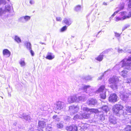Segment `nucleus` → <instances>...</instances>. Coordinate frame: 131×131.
Instances as JSON below:
<instances>
[{
	"label": "nucleus",
	"instance_id": "nucleus-1",
	"mask_svg": "<svg viewBox=\"0 0 131 131\" xmlns=\"http://www.w3.org/2000/svg\"><path fill=\"white\" fill-rule=\"evenodd\" d=\"M131 57H129L128 59H125L120 62L119 64L116 66L117 67L119 66L120 68H123L124 69L130 70L131 69Z\"/></svg>",
	"mask_w": 131,
	"mask_h": 131
},
{
	"label": "nucleus",
	"instance_id": "nucleus-2",
	"mask_svg": "<svg viewBox=\"0 0 131 131\" xmlns=\"http://www.w3.org/2000/svg\"><path fill=\"white\" fill-rule=\"evenodd\" d=\"M123 108V106L121 105H114L113 108L114 113L117 116H120L123 113L122 110Z\"/></svg>",
	"mask_w": 131,
	"mask_h": 131
},
{
	"label": "nucleus",
	"instance_id": "nucleus-3",
	"mask_svg": "<svg viewBox=\"0 0 131 131\" xmlns=\"http://www.w3.org/2000/svg\"><path fill=\"white\" fill-rule=\"evenodd\" d=\"M11 9V6L9 5H5L0 8V16H2L6 13L10 12Z\"/></svg>",
	"mask_w": 131,
	"mask_h": 131
},
{
	"label": "nucleus",
	"instance_id": "nucleus-4",
	"mask_svg": "<svg viewBox=\"0 0 131 131\" xmlns=\"http://www.w3.org/2000/svg\"><path fill=\"white\" fill-rule=\"evenodd\" d=\"M79 109V108L78 106L72 105L69 106V111L70 112V115H72L77 112Z\"/></svg>",
	"mask_w": 131,
	"mask_h": 131
},
{
	"label": "nucleus",
	"instance_id": "nucleus-5",
	"mask_svg": "<svg viewBox=\"0 0 131 131\" xmlns=\"http://www.w3.org/2000/svg\"><path fill=\"white\" fill-rule=\"evenodd\" d=\"M46 125V122L45 121L42 119L41 120L39 121L38 123V130L39 131H42L41 128H44L45 127Z\"/></svg>",
	"mask_w": 131,
	"mask_h": 131
},
{
	"label": "nucleus",
	"instance_id": "nucleus-6",
	"mask_svg": "<svg viewBox=\"0 0 131 131\" xmlns=\"http://www.w3.org/2000/svg\"><path fill=\"white\" fill-rule=\"evenodd\" d=\"M81 109L83 111H86L87 112H90L91 113H97L99 112L97 109L93 108L89 109L86 107H84L82 106L81 107Z\"/></svg>",
	"mask_w": 131,
	"mask_h": 131
},
{
	"label": "nucleus",
	"instance_id": "nucleus-7",
	"mask_svg": "<svg viewBox=\"0 0 131 131\" xmlns=\"http://www.w3.org/2000/svg\"><path fill=\"white\" fill-rule=\"evenodd\" d=\"M117 96L114 93L111 94L109 98V101L110 102L114 103L117 101Z\"/></svg>",
	"mask_w": 131,
	"mask_h": 131
},
{
	"label": "nucleus",
	"instance_id": "nucleus-8",
	"mask_svg": "<svg viewBox=\"0 0 131 131\" xmlns=\"http://www.w3.org/2000/svg\"><path fill=\"white\" fill-rule=\"evenodd\" d=\"M119 81V79L118 77L116 76L110 78L109 80V83L110 84L118 83Z\"/></svg>",
	"mask_w": 131,
	"mask_h": 131
},
{
	"label": "nucleus",
	"instance_id": "nucleus-9",
	"mask_svg": "<svg viewBox=\"0 0 131 131\" xmlns=\"http://www.w3.org/2000/svg\"><path fill=\"white\" fill-rule=\"evenodd\" d=\"M64 106V103L62 102L59 101L57 102L56 109L60 110L62 109Z\"/></svg>",
	"mask_w": 131,
	"mask_h": 131
},
{
	"label": "nucleus",
	"instance_id": "nucleus-10",
	"mask_svg": "<svg viewBox=\"0 0 131 131\" xmlns=\"http://www.w3.org/2000/svg\"><path fill=\"white\" fill-rule=\"evenodd\" d=\"M30 18V16H23L19 18V20L21 22L25 23L29 20Z\"/></svg>",
	"mask_w": 131,
	"mask_h": 131
},
{
	"label": "nucleus",
	"instance_id": "nucleus-11",
	"mask_svg": "<svg viewBox=\"0 0 131 131\" xmlns=\"http://www.w3.org/2000/svg\"><path fill=\"white\" fill-rule=\"evenodd\" d=\"M76 99H77V97L76 95L70 96L68 98V102L70 103H72L76 102Z\"/></svg>",
	"mask_w": 131,
	"mask_h": 131
},
{
	"label": "nucleus",
	"instance_id": "nucleus-12",
	"mask_svg": "<svg viewBox=\"0 0 131 131\" xmlns=\"http://www.w3.org/2000/svg\"><path fill=\"white\" fill-rule=\"evenodd\" d=\"M97 102L96 100L94 99H89L87 101V103L90 106H94Z\"/></svg>",
	"mask_w": 131,
	"mask_h": 131
},
{
	"label": "nucleus",
	"instance_id": "nucleus-13",
	"mask_svg": "<svg viewBox=\"0 0 131 131\" xmlns=\"http://www.w3.org/2000/svg\"><path fill=\"white\" fill-rule=\"evenodd\" d=\"M120 96L122 99L125 101H127L128 96V94L125 92L124 93L122 92L121 93Z\"/></svg>",
	"mask_w": 131,
	"mask_h": 131
},
{
	"label": "nucleus",
	"instance_id": "nucleus-14",
	"mask_svg": "<svg viewBox=\"0 0 131 131\" xmlns=\"http://www.w3.org/2000/svg\"><path fill=\"white\" fill-rule=\"evenodd\" d=\"M83 90L86 93H89L93 92V90L89 85H85L83 87Z\"/></svg>",
	"mask_w": 131,
	"mask_h": 131
},
{
	"label": "nucleus",
	"instance_id": "nucleus-15",
	"mask_svg": "<svg viewBox=\"0 0 131 131\" xmlns=\"http://www.w3.org/2000/svg\"><path fill=\"white\" fill-rule=\"evenodd\" d=\"M117 119L116 118L112 115L110 116L109 121L111 123L116 124L117 123Z\"/></svg>",
	"mask_w": 131,
	"mask_h": 131
},
{
	"label": "nucleus",
	"instance_id": "nucleus-16",
	"mask_svg": "<svg viewBox=\"0 0 131 131\" xmlns=\"http://www.w3.org/2000/svg\"><path fill=\"white\" fill-rule=\"evenodd\" d=\"M121 16L124 15L125 19L127 18H129L131 17V10L130 11L128 14L127 15H126L127 14L126 12H123L121 13Z\"/></svg>",
	"mask_w": 131,
	"mask_h": 131
},
{
	"label": "nucleus",
	"instance_id": "nucleus-17",
	"mask_svg": "<svg viewBox=\"0 0 131 131\" xmlns=\"http://www.w3.org/2000/svg\"><path fill=\"white\" fill-rule=\"evenodd\" d=\"M108 50H106L103 51L102 53H101L96 58V59L100 61H101L103 59V54L107 53L108 52Z\"/></svg>",
	"mask_w": 131,
	"mask_h": 131
},
{
	"label": "nucleus",
	"instance_id": "nucleus-18",
	"mask_svg": "<svg viewBox=\"0 0 131 131\" xmlns=\"http://www.w3.org/2000/svg\"><path fill=\"white\" fill-rule=\"evenodd\" d=\"M3 55L6 57H9L10 55V52L7 49H5L3 50Z\"/></svg>",
	"mask_w": 131,
	"mask_h": 131
},
{
	"label": "nucleus",
	"instance_id": "nucleus-19",
	"mask_svg": "<svg viewBox=\"0 0 131 131\" xmlns=\"http://www.w3.org/2000/svg\"><path fill=\"white\" fill-rule=\"evenodd\" d=\"M106 90L105 88V86L104 85H102L97 90V91L99 92H101L102 93V92H106Z\"/></svg>",
	"mask_w": 131,
	"mask_h": 131
},
{
	"label": "nucleus",
	"instance_id": "nucleus-20",
	"mask_svg": "<svg viewBox=\"0 0 131 131\" xmlns=\"http://www.w3.org/2000/svg\"><path fill=\"white\" fill-rule=\"evenodd\" d=\"M54 57V56L52 53L48 52V53L47 55L46 58L49 60H52L53 59Z\"/></svg>",
	"mask_w": 131,
	"mask_h": 131
},
{
	"label": "nucleus",
	"instance_id": "nucleus-21",
	"mask_svg": "<svg viewBox=\"0 0 131 131\" xmlns=\"http://www.w3.org/2000/svg\"><path fill=\"white\" fill-rule=\"evenodd\" d=\"M90 114L88 113H84L82 114H81L82 119H88L90 117Z\"/></svg>",
	"mask_w": 131,
	"mask_h": 131
},
{
	"label": "nucleus",
	"instance_id": "nucleus-22",
	"mask_svg": "<svg viewBox=\"0 0 131 131\" xmlns=\"http://www.w3.org/2000/svg\"><path fill=\"white\" fill-rule=\"evenodd\" d=\"M85 99V97L84 96H79L76 99V102H78L79 101H84Z\"/></svg>",
	"mask_w": 131,
	"mask_h": 131
},
{
	"label": "nucleus",
	"instance_id": "nucleus-23",
	"mask_svg": "<svg viewBox=\"0 0 131 131\" xmlns=\"http://www.w3.org/2000/svg\"><path fill=\"white\" fill-rule=\"evenodd\" d=\"M119 14H120V15L122 17H119L116 16L115 17V21H118L120 20H123L125 19V17L124 15L121 16V13Z\"/></svg>",
	"mask_w": 131,
	"mask_h": 131
},
{
	"label": "nucleus",
	"instance_id": "nucleus-24",
	"mask_svg": "<svg viewBox=\"0 0 131 131\" xmlns=\"http://www.w3.org/2000/svg\"><path fill=\"white\" fill-rule=\"evenodd\" d=\"M63 21L66 25L68 26L70 25L72 23V21L70 19L65 18Z\"/></svg>",
	"mask_w": 131,
	"mask_h": 131
},
{
	"label": "nucleus",
	"instance_id": "nucleus-25",
	"mask_svg": "<svg viewBox=\"0 0 131 131\" xmlns=\"http://www.w3.org/2000/svg\"><path fill=\"white\" fill-rule=\"evenodd\" d=\"M127 71L124 70L120 72L119 74L123 77L125 78L127 77Z\"/></svg>",
	"mask_w": 131,
	"mask_h": 131
},
{
	"label": "nucleus",
	"instance_id": "nucleus-26",
	"mask_svg": "<svg viewBox=\"0 0 131 131\" xmlns=\"http://www.w3.org/2000/svg\"><path fill=\"white\" fill-rule=\"evenodd\" d=\"M19 63L21 67L25 66L26 64L24 58L21 59L19 61Z\"/></svg>",
	"mask_w": 131,
	"mask_h": 131
},
{
	"label": "nucleus",
	"instance_id": "nucleus-27",
	"mask_svg": "<svg viewBox=\"0 0 131 131\" xmlns=\"http://www.w3.org/2000/svg\"><path fill=\"white\" fill-rule=\"evenodd\" d=\"M102 109L106 113H107L109 110L108 106L106 105H103L102 107Z\"/></svg>",
	"mask_w": 131,
	"mask_h": 131
},
{
	"label": "nucleus",
	"instance_id": "nucleus-28",
	"mask_svg": "<svg viewBox=\"0 0 131 131\" xmlns=\"http://www.w3.org/2000/svg\"><path fill=\"white\" fill-rule=\"evenodd\" d=\"M125 109L127 112L126 114L128 115H130L129 113H131V107L127 106Z\"/></svg>",
	"mask_w": 131,
	"mask_h": 131
},
{
	"label": "nucleus",
	"instance_id": "nucleus-29",
	"mask_svg": "<svg viewBox=\"0 0 131 131\" xmlns=\"http://www.w3.org/2000/svg\"><path fill=\"white\" fill-rule=\"evenodd\" d=\"M117 83L112 84L111 85H110V86L113 89L115 90L117 88Z\"/></svg>",
	"mask_w": 131,
	"mask_h": 131
},
{
	"label": "nucleus",
	"instance_id": "nucleus-30",
	"mask_svg": "<svg viewBox=\"0 0 131 131\" xmlns=\"http://www.w3.org/2000/svg\"><path fill=\"white\" fill-rule=\"evenodd\" d=\"M25 44L28 49L29 50L31 49V44L30 42H25Z\"/></svg>",
	"mask_w": 131,
	"mask_h": 131
},
{
	"label": "nucleus",
	"instance_id": "nucleus-31",
	"mask_svg": "<svg viewBox=\"0 0 131 131\" xmlns=\"http://www.w3.org/2000/svg\"><path fill=\"white\" fill-rule=\"evenodd\" d=\"M81 117V114H79L75 115L73 117V119L76 120V119H82Z\"/></svg>",
	"mask_w": 131,
	"mask_h": 131
},
{
	"label": "nucleus",
	"instance_id": "nucleus-32",
	"mask_svg": "<svg viewBox=\"0 0 131 131\" xmlns=\"http://www.w3.org/2000/svg\"><path fill=\"white\" fill-rule=\"evenodd\" d=\"M14 39L18 43L21 42V40L17 36H15Z\"/></svg>",
	"mask_w": 131,
	"mask_h": 131
},
{
	"label": "nucleus",
	"instance_id": "nucleus-33",
	"mask_svg": "<svg viewBox=\"0 0 131 131\" xmlns=\"http://www.w3.org/2000/svg\"><path fill=\"white\" fill-rule=\"evenodd\" d=\"M100 95V96L102 98L104 99L106 97V92L101 93Z\"/></svg>",
	"mask_w": 131,
	"mask_h": 131
},
{
	"label": "nucleus",
	"instance_id": "nucleus-34",
	"mask_svg": "<svg viewBox=\"0 0 131 131\" xmlns=\"http://www.w3.org/2000/svg\"><path fill=\"white\" fill-rule=\"evenodd\" d=\"M52 129V127H51V125H49L47 126L46 128V131H50Z\"/></svg>",
	"mask_w": 131,
	"mask_h": 131
},
{
	"label": "nucleus",
	"instance_id": "nucleus-35",
	"mask_svg": "<svg viewBox=\"0 0 131 131\" xmlns=\"http://www.w3.org/2000/svg\"><path fill=\"white\" fill-rule=\"evenodd\" d=\"M81 6L80 5H78L75 7L74 10L75 11L78 12L80 10Z\"/></svg>",
	"mask_w": 131,
	"mask_h": 131
},
{
	"label": "nucleus",
	"instance_id": "nucleus-36",
	"mask_svg": "<svg viewBox=\"0 0 131 131\" xmlns=\"http://www.w3.org/2000/svg\"><path fill=\"white\" fill-rule=\"evenodd\" d=\"M88 126L89 125L87 124H83L81 125V127H83V128L85 129H86Z\"/></svg>",
	"mask_w": 131,
	"mask_h": 131
},
{
	"label": "nucleus",
	"instance_id": "nucleus-37",
	"mask_svg": "<svg viewBox=\"0 0 131 131\" xmlns=\"http://www.w3.org/2000/svg\"><path fill=\"white\" fill-rule=\"evenodd\" d=\"M48 108L47 106L45 105L44 107H41V109L42 111H47L48 110Z\"/></svg>",
	"mask_w": 131,
	"mask_h": 131
},
{
	"label": "nucleus",
	"instance_id": "nucleus-38",
	"mask_svg": "<svg viewBox=\"0 0 131 131\" xmlns=\"http://www.w3.org/2000/svg\"><path fill=\"white\" fill-rule=\"evenodd\" d=\"M57 127L59 128H62L63 127V125L61 123H59L57 124Z\"/></svg>",
	"mask_w": 131,
	"mask_h": 131
},
{
	"label": "nucleus",
	"instance_id": "nucleus-39",
	"mask_svg": "<svg viewBox=\"0 0 131 131\" xmlns=\"http://www.w3.org/2000/svg\"><path fill=\"white\" fill-rule=\"evenodd\" d=\"M73 128H72V131H77V126L75 125H72Z\"/></svg>",
	"mask_w": 131,
	"mask_h": 131
},
{
	"label": "nucleus",
	"instance_id": "nucleus-40",
	"mask_svg": "<svg viewBox=\"0 0 131 131\" xmlns=\"http://www.w3.org/2000/svg\"><path fill=\"white\" fill-rule=\"evenodd\" d=\"M125 131H131V126H128L125 128Z\"/></svg>",
	"mask_w": 131,
	"mask_h": 131
},
{
	"label": "nucleus",
	"instance_id": "nucleus-41",
	"mask_svg": "<svg viewBox=\"0 0 131 131\" xmlns=\"http://www.w3.org/2000/svg\"><path fill=\"white\" fill-rule=\"evenodd\" d=\"M72 128H73L72 125L67 127L66 129L68 131H72Z\"/></svg>",
	"mask_w": 131,
	"mask_h": 131
},
{
	"label": "nucleus",
	"instance_id": "nucleus-42",
	"mask_svg": "<svg viewBox=\"0 0 131 131\" xmlns=\"http://www.w3.org/2000/svg\"><path fill=\"white\" fill-rule=\"evenodd\" d=\"M25 120L27 121H29L30 120V117L29 115H25L24 118Z\"/></svg>",
	"mask_w": 131,
	"mask_h": 131
},
{
	"label": "nucleus",
	"instance_id": "nucleus-43",
	"mask_svg": "<svg viewBox=\"0 0 131 131\" xmlns=\"http://www.w3.org/2000/svg\"><path fill=\"white\" fill-rule=\"evenodd\" d=\"M67 28V27L66 26H64L61 29V32H63L66 30Z\"/></svg>",
	"mask_w": 131,
	"mask_h": 131
},
{
	"label": "nucleus",
	"instance_id": "nucleus-44",
	"mask_svg": "<svg viewBox=\"0 0 131 131\" xmlns=\"http://www.w3.org/2000/svg\"><path fill=\"white\" fill-rule=\"evenodd\" d=\"M9 1V0H7ZM6 3V1L5 0H0V5L1 4H5Z\"/></svg>",
	"mask_w": 131,
	"mask_h": 131
},
{
	"label": "nucleus",
	"instance_id": "nucleus-45",
	"mask_svg": "<svg viewBox=\"0 0 131 131\" xmlns=\"http://www.w3.org/2000/svg\"><path fill=\"white\" fill-rule=\"evenodd\" d=\"M53 118L54 119H55L57 121H58L59 120V118H58L57 116L56 115H55L53 116Z\"/></svg>",
	"mask_w": 131,
	"mask_h": 131
},
{
	"label": "nucleus",
	"instance_id": "nucleus-46",
	"mask_svg": "<svg viewBox=\"0 0 131 131\" xmlns=\"http://www.w3.org/2000/svg\"><path fill=\"white\" fill-rule=\"evenodd\" d=\"M92 78L90 76H87L85 77V79L86 80H91Z\"/></svg>",
	"mask_w": 131,
	"mask_h": 131
},
{
	"label": "nucleus",
	"instance_id": "nucleus-47",
	"mask_svg": "<svg viewBox=\"0 0 131 131\" xmlns=\"http://www.w3.org/2000/svg\"><path fill=\"white\" fill-rule=\"evenodd\" d=\"M100 119L101 120L103 121L105 119V116L103 114L100 115Z\"/></svg>",
	"mask_w": 131,
	"mask_h": 131
},
{
	"label": "nucleus",
	"instance_id": "nucleus-48",
	"mask_svg": "<svg viewBox=\"0 0 131 131\" xmlns=\"http://www.w3.org/2000/svg\"><path fill=\"white\" fill-rule=\"evenodd\" d=\"M25 114L24 113L22 114V115H20L19 116V117L22 118H25Z\"/></svg>",
	"mask_w": 131,
	"mask_h": 131
},
{
	"label": "nucleus",
	"instance_id": "nucleus-49",
	"mask_svg": "<svg viewBox=\"0 0 131 131\" xmlns=\"http://www.w3.org/2000/svg\"><path fill=\"white\" fill-rule=\"evenodd\" d=\"M129 26V25H125L122 28V31H124L125 29L127 28Z\"/></svg>",
	"mask_w": 131,
	"mask_h": 131
},
{
	"label": "nucleus",
	"instance_id": "nucleus-50",
	"mask_svg": "<svg viewBox=\"0 0 131 131\" xmlns=\"http://www.w3.org/2000/svg\"><path fill=\"white\" fill-rule=\"evenodd\" d=\"M119 10H117L114 12V14L112 15L111 16V17H114L115 15H116V14L118 13V12H119Z\"/></svg>",
	"mask_w": 131,
	"mask_h": 131
},
{
	"label": "nucleus",
	"instance_id": "nucleus-51",
	"mask_svg": "<svg viewBox=\"0 0 131 131\" xmlns=\"http://www.w3.org/2000/svg\"><path fill=\"white\" fill-rule=\"evenodd\" d=\"M56 20L58 21H61L62 20V19L60 17H57Z\"/></svg>",
	"mask_w": 131,
	"mask_h": 131
},
{
	"label": "nucleus",
	"instance_id": "nucleus-52",
	"mask_svg": "<svg viewBox=\"0 0 131 131\" xmlns=\"http://www.w3.org/2000/svg\"><path fill=\"white\" fill-rule=\"evenodd\" d=\"M30 51V52L31 53V54L32 56H33L34 55V51L31 50V49H30V50H29Z\"/></svg>",
	"mask_w": 131,
	"mask_h": 131
},
{
	"label": "nucleus",
	"instance_id": "nucleus-53",
	"mask_svg": "<svg viewBox=\"0 0 131 131\" xmlns=\"http://www.w3.org/2000/svg\"><path fill=\"white\" fill-rule=\"evenodd\" d=\"M126 51H124L122 49H119L118 50V52L119 53H122L123 52H125Z\"/></svg>",
	"mask_w": 131,
	"mask_h": 131
},
{
	"label": "nucleus",
	"instance_id": "nucleus-54",
	"mask_svg": "<svg viewBox=\"0 0 131 131\" xmlns=\"http://www.w3.org/2000/svg\"><path fill=\"white\" fill-rule=\"evenodd\" d=\"M29 3L31 4H34V1L32 0H31L30 1Z\"/></svg>",
	"mask_w": 131,
	"mask_h": 131
},
{
	"label": "nucleus",
	"instance_id": "nucleus-55",
	"mask_svg": "<svg viewBox=\"0 0 131 131\" xmlns=\"http://www.w3.org/2000/svg\"><path fill=\"white\" fill-rule=\"evenodd\" d=\"M115 36H116L117 37H118L120 36V34H119L117 33H115Z\"/></svg>",
	"mask_w": 131,
	"mask_h": 131
},
{
	"label": "nucleus",
	"instance_id": "nucleus-56",
	"mask_svg": "<svg viewBox=\"0 0 131 131\" xmlns=\"http://www.w3.org/2000/svg\"><path fill=\"white\" fill-rule=\"evenodd\" d=\"M124 8V5L123 4H122V5L120 7V10Z\"/></svg>",
	"mask_w": 131,
	"mask_h": 131
},
{
	"label": "nucleus",
	"instance_id": "nucleus-57",
	"mask_svg": "<svg viewBox=\"0 0 131 131\" xmlns=\"http://www.w3.org/2000/svg\"><path fill=\"white\" fill-rule=\"evenodd\" d=\"M128 81L127 82V83L130 82H131V78L129 79H128Z\"/></svg>",
	"mask_w": 131,
	"mask_h": 131
},
{
	"label": "nucleus",
	"instance_id": "nucleus-58",
	"mask_svg": "<svg viewBox=\"0 0 131 131\" xmlns=\"http://www.w3.org/2000/svg\"><path fill=\"white\" fill-rule=\"evenodd\" d=\"M103 4L105 5H107V3L105 2H104L103 3Z\"/></svg>",
	"mask_w": 131,
	"mask_h": 131
},
{
	"label": "nucleus",
	"instance_id": "nucleus-59",
	"mask_svg": "<svg viewBox=\"0 0 131 131\" xmlns=\"http://www.w3.org/2000/svg\"><path fill=\"white\" fill-rule=\"evenodd\" d=\"M109 70H107L106 71H105L104 72V73H106V72L108 71Z\"/></svg>",
	"mask_w": 131,
	"mask_h": 131
},
{
	"label": "nucleus",
	"instance_id": "nucleus-60",
	"mask_svg": "<svg viewBox=\"0 0 131 131\" xmlns=\"http://www.w3.org/2000/svg\"><path fill=\"white\" fill-rule=\"evenodd\" d=\"M8 95L10 96H11V95H10V94H8Z\"/></svg>",
	"mask_w": 131,
	"mask_h": 131
},
{
	"label": "nucleus",
	"instance_id": "nucleus-61",
	"mask_svg": "<svg viewBox=\"0 0 131 131\" xmlns=\"http://www.w3.org/2000/svg\"><path fill=\"white\" fill-rule=\"evenodd\" d=\"M103 75H102V76L101 77V78L100 79V78H99V79H101L102 77L103 76Z\"/></svg>",
	"mask_w": 131,
	"mask_h": 131
},
{
	"label": "nucleus",
	"instance_id": "nucleus-62",
	"mask_svg": "<svg viewBox=\"0 0 131 131\" xmlns=\"http://www.w3.org/2000/svg\"><path fill=\"white\" fill-rule=\"evenodd\" d=\"M128 93H129V94L131 95V92H129Z\"/></svg>",
	"mask_w": 131,
	"mask_h": 131
},
{
	"label": "nucleus",
	"instance_id": "nucleus-63",
	"mask_svg": "<svg viewBox=\"0 0 131 131\" xmlns=\"http://www.w3.org/2000/svg\"><path fill=\"white\" fill-rule=\"evenodd\" d=\"M68 119H70V117H68Z\"/></svg>",
	"mask_w": 131,
	"mask_h": 131
},
{
	"label": "nucleus",
	"instance_id": "nucleus-64",
	"mask_svg": "<svg viewBox=\"0 0 131 131\" xmlns=\"http://www.w3.org/2000/svg\"><path fill=\"white\" fill-rule=\"evenodd\" d=\"M101 32V31H99L98 33V35Z\"/></svg>",
	"mask_w": 131,
	"mask_h": 131
}]
</instances>
